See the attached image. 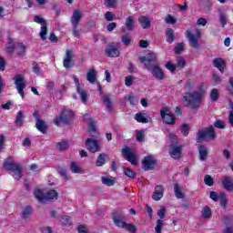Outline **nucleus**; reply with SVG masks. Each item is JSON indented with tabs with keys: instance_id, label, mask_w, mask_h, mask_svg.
Returning <instances> with one entry per match:
<instances>
[{
	"instance_id": "nucleus-1",
	"label": "nucleus",
	"mask_w": 233,
	"mask_h": 233,
	"mask_svg": "<svg viewBox=\"0 0 233 233\" xmlns=\"http://www.w3.org/2000/svg\"><path fill=\"white\" fill-rule=\"evenodd\" d=\"M205 84L201 83L198 86V91L186 92L183 96V100L186 103L187 108L191 110H198L203 103V97H205V90L203 89Z\"/></svg>"
},
{
	"instance_id": "nucleus-2",
	"label": "nucleus",
	"mask_w": 233,
	"mask_h": 233,
	"mask_svg": "<svg viewBox=\"0 0 233 233\" xmlns=\"http://www.w3.org/2000/svg\"><path fill=\"white\" fill-rule=\"evenodd\" d=\"M112 219L114 225L118 228H125V230H127V232L130 233L137 232V227H136V225L126 223L127 215H125V213L115 211L112 213Z\"/></svg>"
},
{
	"instance_id": "nucleus-3",
	"label": "nucleus",
	"mask_w": 233,
	"mask_h": 233,
	"mask_svg": "<svg viewBox=\"0 0 233 233\" xmlns=\"http://www.w3.org/2000/svg\"><path fill=\"white\" fill-rule=\"evenodd\" d=\"M34 196L39 203H46V201L57 199L58 193L56 191V189H50L45 195V193H43V190H41L40 188H35L34 190Z\"/></svg>"
},
{
	"instance_id": "nucleus-4",
	"label": "nucleus",
	"mask_w": 233,
	"mask_h": 233,
	"mask_svg": "<svg viewBox=\"0 0 233 233\" xmlns=\"http://www.w3.org/2000/svg\"><path fill=\"white\" fill-rule=\"evenodd\" d=\"M216 137H218V135L216 134V129L214 128V126H209L205 129H200L198 131L197 143L203 141V139H210L211 141H214Z\"/></svg>"
},
{
	"instance_id": "nucleus-5",
	"label": "nucleus",
	"mask_w": 233,
	"mask_h": 233,
	"mask_svg": "<svg viewBox=\"0 0 233 233\" xmlns=\"http://www.w3.org/2000/svg\"><path fill=\"white\" fill-rule=\"evenodd\" d=\"M4 168L9 172H13L12 176L17 181L23 177V167L17 163L6 160L4 162Z\"/></svg>"
},
{
	"instance_id": "nucleus-6",
	"label": "nucleus",
	"mask_w": 233,
	"mask_h": 233,
	"mask_svg": "<svg viewBox=\"0 0 233 233\" xmlns=\"http://www.w3.org/2000/svg\"><path fill=\"white\" fill-rule=\"evenodd\" d=\"M185 35L188 39L189 46L195 48V50H199V39H201V31L197 30L196 34L192 33L190 30H186Z\"/></svg>"
},
{
	"instance_id": "nucleus-7",
	"label": "nucleus",
	"mask_w": 233,
	"mask_h": 233,
	"mask_svg": "<svg viewBox=\"0 0 233 233\" xmlns=\"http://www.w3.org/2000/svg\"><path fill=\"white\" fill-rule=\"evenodd\" d=\"M72 117H74V112H72V110L64 109L60 113V116L53 120V123H55L56 127H59L61 123H65V125H69L70 121H72Z\"/></svg>"
},
{
	"instance_id": "nucleus-8",
	"label": "nucleus",
	"mask_w": 233,
	"mask_h": 233,
	"mask_svg": "<svg viewBox=\"0 0 233 233\" xmlns=\"http://www.w3.org/2000/svg\"><path fill=\"white\" fill-rule=\"evenodd\" d=\"M122 156L126 161H128L133 167H137V154L130 147H126L122 149Z\"/></svg>"
},
{
	"instance_id": "nucleus-9",
	"label": "nucleus",
	"mask_w": 233,
	"mask_h": 233,
	"mask_svg": "<svg viewBox=\"0 0 233 233\" xmlns=\"http://www.w3.org/2000/svg\"><path fill=\"white\" fill-rule=\"evenodd\" d=\"M160 116L166 125H176V116H174V113L170 111L168 106L162 107Z\"/></svg>"
},
{
	"instance_id": "nucleus-10",
	"label": "nucleus",
	"mask_w": 233,
	"mask_h": 233,
	"mask_svg": "<svg viewBox=\"0 0 233 233\" xmlns=\"http://www.w3.org/2000/svg\"><path fill=\"white\" fill-rule=\"evenodd\" d=\"M156 167H157V160L154 156L149 155L146 156L142 160V168L145 172H148L149 170H155Z\"/></svg>"
},
{
	"instance_id": "nucleus-11",
	"label": "nucleus",
	"mask_w": 233,
	"mask_h": 233,
	"mask_svg": "<svg viewBox=\"0 0 233 233\" xmlns=\"http://www.w3.org/2000/svg\"><path fill=\"white\" fill-rule=\"evenodd\" d=\"M33 117L35 119V128L38 132L42 134H46L48 132V124L43 119H41V115H39V111H35L33 113Z\"/></svg>"
},
{
	"instance_id": "nucleus-12",
	"label": "nucleus",
	"mask_w": 233,
	"mask_h": 233,
	"mask_svg": "<svg viewBox=\"0 0 233 233\" xmlns=\"http://www.w3.org/2000/svg\"><path fill=\"white\" fill-rule=\"evenodd\" d=\"M13 79L15 81L18 94L21 96L22 99H25V88H26V80H25L23 75H16Z\"/></svg>"
},
{
	"instance_id": "nucleus-13",
	"label": "nucleus",
	"mask_w": 233,
	"mask_h": 233,
	"mask_svg": "<svg viewBox=\"0 0 233 233\" xmlns=\"http://www.w3.org/2000/svg\"><path fill=\"white\" fill-rule=\"evenodd\" d=\"M146 65H147V70L150 72L153 77H155L156 79H158V81H163V79H165V73L157 64H155V65L146 64Z\"/></svg>"
},
{
	"instance_id": "nucleus-14",
	"label": "nucleus",
	"mask_w": 233,
	"mask_h": 233,
	"mask_svg": "<svg viewBox=\"0 0 233 233\" xmlns=\"http://www.w3.org/2000/svg\"><path fill=\"white\" fill-rule=\"evenodd\" d=\"M34 21L35 23H37V25H41L40 39H42V41H46V34H48V24L46 23V20L41 17V15H35Z\"/></svg>"
},
{
	"instance_id": "nucleus-15",
	"label": "nucleus",
	"mask_w": 233,
	"mask_h": 233,
	"mask_svg": "<svg viewBox=\"0 0 233 233\" xmlns=\"http://www.w3.org/2000/svg\"><path fill=\"white\" fill-rule=\"evenodd\" d=\"M74 65H76L74 61V52L72 49H67L64 56L63 66L66 70H71V68H74Z\"/></svg>"
},
{
	"instance_id": "nucleus-16",
	"label": "nucleus",
	"mask_w": 233,
	"mask_h": 233,
	"mask_svg": "<svg viewBox=\"0 0 233 233\" xmlns=\"http://www.w3.org/2000/svg\"><path fill=\"white\" fill-rule=\"evenodd\" d=\"M74 81L76 84V93L80 96V101H82L84 105H86L88 103V91L81 86L77 77H75Z\"/></svg>"
},
{
	"instance_id": "nucleus-17",
	"label": "nucleus",
	"mask_w": 233,
	"mask_h": 233,
	"mask_svg": "<svg viewBox=\"0 0 233 233\" xmlns=\"http://www.w3.org/2000/svg\"><path fill=\"white\" fill-rule=\"evenodd\" d=\"M86 148L91 152V154H96V152H99L101 144H99V140L96 138H87L86 140Z\"/></svg>"
},
{
	"instance_id": "nucleus-18",
	"label": "nucleus",
	"mask_w": 233,
	"mask_h": 233,
	"mask_svg": "<svg viewBox=\"0 0 233 233\" xmlns=\"http://www.w3.org/2000/svg\"><path fill=\"white\" fill-rule=\"evenodd\" d=\"M139 61L145 65L147 68V65H157V55L154 52L147 53L146 56H139Z\"/></svg>"
},
{
	"instance_id": "nucleus-19",
	"label": "nucleus",
	"mask_w": 233,
	"mask_h": 233,
	"mask_svg": "<svg viewBox=\"0 0 233 233\" xmlns=\"http://www.w3.org/2000/svg\"><path fill=\"white\" fill-rule=\"evenodd\" d=\"M82 18H83V13H81V11H79V9H76L73 12V15L70 18V23H71L72 26H78Z\"/></svg>"
},
{
	"instance_id": "nucleus-20",
	"label": "nucleus",
	"mask_w": 233,
	"mask_h": 233,
	"mask_svg": "<svg viewBox=\"0 0 233 233\" xmlns=\"http://www.w3.org/2000/svg\"><path fill=\"white\" fill-rule=\"evenodd\" d=\"M213 66L218 68V70L223 74L225 72V68H227V62L223 58L218 57L213 60Z\"/></svg>"
},
{
	"instance_id": "nucleus-21",
	"label": "nucleus",
	"mask_w": 233,
	"mask_h": 233,
	"mask_svg": "<svg viewBox=\"0 0 233 233\" xmlns=\"http://www.w3.org/2000/svg\"><path fill=\"white\" fill-rule=\"evenodd\" d=\"M222 186L227 192H233V178L230 176L224 177Z\"/></svg>"
},
{
	"instance_id": "nucleus-22",
	"label": "nucleus",
	"mask_w": 233,
	"mask_h": 233,
	"mask_svg": "<svg viewBox=\"0 0 233 233\" xmlns=\"http://www.w3.org/2000/svg\"><path fill=\"white\" fill-rule=\"evenodd\" d=\"M165 194V187L162 185H157L155 187V192L152 195V199L154 201H159Z\"/></svg>"
},
{
	"instance_id": "nucleus-23",
	"label": "nucleus",
	"mask_w": 233,
	"mask_h": 233,
	"mask_svg": "<svg viewBox=\"0 0 233 233\" xmlns=\"http://www.w3.org/2000/svg\"><path fill=\"white\" fill-rule=\"evenodd\" d=\"M183 147L181 146H171L169 155L173 159H179L181 157V151Z\"/></svg>"
},
{
	"instance_id": "nucleus-24",
	"label": "nucleus",
	"mask_w": 233,
	"mask_h": 233,
	"mask_svg": "<svg viewBox=\"0 0 233 233\" xmlns=\"http://www.w3.org/2000/svg\"><path fill=\"white\" fill-rule=\"evenodd\" d=\"M105 54L107 57H119V49L114 46H108L106 50Z\"/></svg>"
},
{
	"instance_id": "nucleus-25",
	"label": "nucleus",
	"mask_w": 233,
	"mask_h": 233,
	"mask_svg": "<svg viewBox=\"0 0 233 233\" xmlns=\"http://www.w3.org/2000/svg\"><path fill=\"white\" fill-rule=\"evenodd\" d=\"M198 154L200 161H206L208 157V148L207 146L200 144L198 146Z\"/></svg>"
},
{
	"instance_id": "nucleus-26",
	"label": "nucleus",
	"mask_w": 233,
	"mask_h": 233,
	"mask_svg": "<svg viewBox=\"0 0 233 233\" xmlns=\"http://www.w3.org/2000/svg\"><path fill=\"white\" fill-rule=\"evenodd\" d=\"M86 80L91 83V85L96 84L97 81V73L96 72V68L91 67L86 74Z\"/></svg>"
},
{
	"instance_id": "nucleus-27",
	"label": "nucleus",
	"mask_w": 233,
	"mask_h": 233,
	"mask_svg": "<svg viewBox=\"0 0 233 233\" xmlns=\"http://www.w3.org/2000/svg\"><path fill=\"white\" fill-rule=\"evenodd\" d=\"M166 40L168 45H172V43L176 41V33L174 32V29L170 27L166 29Z\"/></svg>"
},
{
	"instance_id": "nucleus-28",
	"label": "nucleus",
	"mask_w": 233,
	"mask_h": 233,
	"mask_svg": "<svg viewBox=\"0 0 233 233\" xmlns=\"http://www.w3.org/2000/svg\"><path fill=\"white\" fill-rule=\"evenodd\" d=\"M175 196L177 199L185 198V188H183L178 183L174 184Z\"/></svg>"
},
{
	"instance_id": "nucleus-29",
	"label": "nucleus",
	"mask_w": 233,
	"mask_h": 233,
	"mask_svg": "<svg viewBox=\"0 0 233 233\" xmlns=\"http://www.w3.org/2000/svg\"><path fill=\"white\" fill-rule=\"evenodd\" d=\"M125 25L128 32H134V28H136V20H134V16H127L126 18Z\"/></svg>"
},
{
	"instance_id": "nucleus-30",
	"label": "nucleus",
	"mask_w": 233,
	"mask_h": 233,
	"mask_svg": "<svg viewBox=\"0 0 233 233\" xmlns=\"http://www.w3.org/2000/svg\"><path fill=\"white\" fill-rule=\"evenodd\" d=\"M107 159L108 155L106 153H100L96 158V166L103 167L104 165H106Z\"/></svg>"
},
{
	"instance_id": "nucleus-31",
	"label": "nucleus",
	"mask_w": 233,
	"mask_h": 233,
	"mask_svg": "<svg viewBox=\"0 0 233 233\" xmlns=\"http://www.w3.org/2000/svg\"><path fill=\"white\" fill-rule=\"evenodd\" d=\"M138 23L144 29L150 28V26H152V21H150L147 16H140L138 18Z\"/></svg>"
},
{
	"instance_id": "nucleus-32",
	"label": "nucleus",
	"mask_w": 233,
	"mask_h": 233,
	"mask_svg": "<svg viewBox=\"0 0 233 233\" xmlns=\"http://www.w3.org/2000/svg\"><path fill=\"white\" fill-rule=\"evenodd\" d=\"M102 101L106 105L107 112H114V104L112 103V100H110V96H102Z\"/></svg>"
},
{
	"instance_id": "nucleus-33",
	"label": "nucleus",
	"mask_w": 233,
	"mask_h": 233,
	"mask_svg": "<svg viewBox=\"0 0 233 233\" xmlns=\"http://www.w3.org/2000/svg\"><path fill=\"white\" fill-rule=\"evenodd\" d=\"M24 119H25V113H23V111H18L16 114V119L15 121V127H23Z\"/></svg>"
},
{
	"instance_id": "nucleus-34",
	"label": "nucleus",
	"mask_w": 233,
	"mask_h": 233,
	"mask_svg": "<svg viewBox=\"0 0 233 233\" xmlns=\"http://www.w3.org/2000/svg\"><path fill=\"white\" fill-rule=\"evenodd\" d=\"M135 120L137 121V123H148V119L147 118V116L145 113L138 112L135 115Z\"/></svg>"
},
{
	"instance_id": "nucleus-35",
	"label": "nucleus",
	"mask_w": 233,
	"mask_h": 233,
	"mask_svg": "<svg viewBox=\"0 0 233 233\" xmlns=\"http://www.w3.org/2000/svg\"><path fill=\"white\" fill-rule=\"evenodd\" d=\"M32 212H34V209H32V206H26L22 211V218L24 219H28L32 215Z\"/></svg>"
},
{
	"instance_id": "nucleus-36",
	"label": "nucleus",
	"mask_w": 233,
	"mask_h": 233,
	"mask_svg": "<svg viewBox=\"0 0 233 233\" xmlns=\"http://www.w3.org/2000/svg\"><path fill=\"white\" fill-rule=\"evenodd\" d=\"M209 97H210L212 103H216V101H218V99H219V90H218V88L211 89Z\"/></svg>"
},
{
	"instance_id": "nucleus-37",
	"label": "nucleus",
	"mask_w": 233,
	"mask_h": 233,
	"mask_svg": "<svg viewBox=\"0 0 233 233\" xmlns=\"http://www.w3.org/2000/svg\"><path fill=\"white\" fill-rule=\"evenodd\" d=\"M218 199L220 201V207L224 209L227 208V204L228 203V200L227 199V193L221 192Z\"/></svg>"
},
{
	"instance_id": "nucleus-38",
	"label": "nucleus",
	"mask_w": 233,
	"mask_h": 233,
	"mask_svg": "<svg viewBox=\"0 0 233 233\" xmlns=\"http://www.w3.org/2000/svg\"><path fill=\"white\" fill-rule=\"evenodd\" d=\"M101 181L103 185H106V187H114L116 185V180L114 178L102 177Z\"/></svg>"
},
{
	"instance_id": "nucleus-39",
	"label": "nucleus",
	"mask_w": 233,
	"mask_h": 233,
	"mask_svg": "<svg viewBox=\"0 0 233 233\" xmlns=\"http://www.w3.org/2000/svg\"><path fill=\"white\" fill-rule=\"evenodd\" d=\"M176 66H177V68H180V70H183V68H185V66H187V61L185 60V58L183 56L177 57Z\"/></svg>"
},
{
	"instance_id": "nucleus-40",
	"label": "nucleus",
	"mask_w": 233,
	"mask_h": 233,
	"mask_svg": "<svg viewBox=\"0 0 233 233\" xmlns=\"http://www.w3.org/2000/svg\"><path fill=\"white\" fill-rule=\"evenodd\" d=\"M7 54H14L15 50V44H14V40L12 38H8V45L5 48Z\"/></svg>"
},
{
	"instance_id": "nucleus-41",
	"label": "nucleus",
	"mask_w": 233,
	"mask_h": 233,
	"mask_svg": "<svg viewBox=\"0 0 233 233\" xmlns=\"http://www.w3.org/2000/svg\"><path fill=\"white\" fill-rule=\"evenodd\" d=\"M56 146L58 147V150H60V152H65L66 150H68V147H70V145L68 144V141L66 140L58 142Z\"/></svg>"
},
{
	"instance_id": "nucleus-42",
	"label": "nucleus",
	"mask_w": 233,
	"mask_h": 233,
	"mask_svg": "<svg viewBox=\"0 0 233 233\" xmlns=\"http://www.w3.org/2000/svg\"><path fill=\"white\" fill-rule=\"evenodd\" d=\"M194 86H196V81H194L192 79H187V83L184 86V89L186 90V92H190V90H192V88H194Z\"/></svg>"
},
{
	"instance_id": "nucleus-43",
	"label": "nucleus",
	"mask_w": 233,
	"mask_h": 233,
	"mask_svg": "<svg viewBox=\"0 0 233 233\" xmlns=\"http://www.w3.org/2000/svg\"><path fill=\"white\" fill-rule=\"evenodd\" d=\"M124 174L127 176V177H129L130 179H134L136 177V172L134 170L130 169V167H124Z\"/></svg>"
},
{
	"instance_id": "nucleus-44",
	"label": "nucleus",
	"mask_w": 233,
	"mask_h": 233,
	"mask_svg": "<svg viewBox=\"0 0 233 233\" xmlns=\"http://www.w3.org/2000/svg\"><path fill=\"white\" fill-rule=\"evenodd\" d=\"M210 216H212V211L210 210V208L208 206L204 207L202 209V218H204V219H208Z\"/></svg>"
},
{
	"instance_id": "nucleus-45",
	"label": "nucleus",
	"mask_w": 233,
	"mask_h": 233,
	"mask_svg": "<svg viewBox=\"0 0 233 233\" xmlns=\"http://www.w3.org/2000/svg\"><path fill=\"white\" fill-rule=\"evenodd\" d=\"M204 183L207 185V187H214V185H216L214 178H212L210 175H206L204 177Z\"/></svg>"
},
{
	"instance_id": "nucleus-46",
	"label": "nucleus",
	"mask_w": 233,
	"mask_h": 233,
	"mask_svg": "<svg viewBox=\"0 0 233 233\" xmlns=\"http://www.w3.org/2000/svg\"><path fill=\"white\" fill-rule=\"evenodd\" d=\"M72 225V219L70 218L69 216H63L62 217V226L63 227H70Z\"/></svg>"
},
{
	"instance_id": "nucleus-47",
	"label": "nucleus",
	"mask_w": 233,
	"mask_h": 233,
	"mask_svg": "<svg viewBox=\"0 0 233 233\" xmlns=\"http://www.w3.org/2000/svg\"><path fill=\"white\" fill-rule=\"evenodd\" d=\"M70 169L73 174H81V167H79L76 162H71Z\"/></svg>"
},
{
	"instance_id": "nucleus-48",
	"label": "nucleus",
	"mask_w": 233,
	"mask_h": 233,
	"mask_svg": "<svg viewBox=\"0 0 233 233\" xmlns=\"http://www.w3.org/2000/svg\"><path fill=\"white\" fill-rule=\"evenodd\" d=\"M104 17L106 21H116V15L111 11L106 12Z\"/></svg>"
},
{
	"instance_id": "nucleus-49",
	"label": "nucleus",
	"mask_w": 233,
	"mask_h": 233,
	"mask_svg": "<svg viewBox=\"0 0 233 233\" xmlns=\"http://www.w3.org/2000/svg\"><path fill=\"white\" fill-rule=\"evenodd\" d=\"M163 225H164L163 219H161V218L157 219V226L155 228V232L161 233V230L163 229Z\"/></svg>"
},
{
	"instance_id": "nucleus-50",
	"label": "nucleus",
	"mask_w": 233,
	"mask_h": 233,
	"mask_svg": "<svg viewBox=\"0 0 233 233\" xmlns=\"http://www.w3.org/2000/svg\"><path fill=\"white\" fill-rule=\"evenodd\" d=\"M183 50H185V44L183 43H177L174 48L175 54H181Z\"/></svg>"
},
{
	"instance_id": "nucleus-51",
	"label": "nucleus",
	"mask_w": 233,
	"mask_h": 233,
	"mask_svg": "<svg viewBox=\"0 0 233 233\" xmlns=\"http://www.w3.org/2000/svg\"><path fill=\"white\" fill-rule=\"evenodd\" d=\"M190 132V128L188 127V124H182L181 125V134L187 137Z\"/></svg>"
},
{
	"instance_id": "nucleus-52",
	"label": "nucleus",
	"mask_w": 233,
	"mask_h": 233,
	"mask_svg": "<svg viewBox=\"0 0 233 233\" xmlns=\"http://www.w3.org/2000/svg\"><path fill=\"white\" fill-rule=\"evenodd\" d=\"M157 216L160 218V219H165L167 218V208L161 207L157 211Z\"/></svg>"
},
{
	"instance_id": "nucleus-53",
	"label": "nucleus",
	"mask_w": 233,
	"mask_h": 233,
	"mask_svg": "<svg viewBox=\"0 0 233 233\" xmlns=\"http://www.w3.org/2000/svg\"><path fill=\"white\" fill-rule=\"evenodd\" d=\"M32 65H33L34 74H36V76H39V74H41V66H39V64H37V62L35 61H33Z\"/></svg>"
},
{
	"instance_id": "nucleus-54",
	"label": "nucleus",
	"mask_w": 233,
	"mask_h": 233,
	"mask_svg": "<svg viewBox=\"0 0 233 233\" xmlns=\"http://www.w3.org/2000/svg\"><path fill=\"white\" fill-rule=\"evenodd\" d=\"M18 56H25L26 54V46H25V44L23 43H18Z\"/></svg>"
},
{
	"instance_id": "nucleus-55",
	"label": "nucleus",
	"mask_w": 233,
	"mask_h": 233,
	"mask_svg": "<svg viewBox=\"0 0 233 233\" xmlns=\"http://www.w3.org/2000/svg\"><path fill=\"white\" fill-rule=\"evenodd\" d=\"M105 5L107 8H116V5H117V0H105Z\"/></svg>"
},
{
	"instance_id": "nucleus-56",
	"label": "nucleus",
	"mask_w": 233,
	"mask_h": 233,
	"mask_svg": "<svg viewBox=\"0 0 233 233\" xmlns=\"http://www.w3.org/2000/svg\"><path fill=\"white\" fill-rule=\"evenodd\" d=\"M133 83H134V76L129 75V76L125 77V85H126V86L130 87V86L133 85Z\"/></svg>"
},
{
	"instance_id": "nucleus-57",
	"label": "nucleus",
	"mask_w": 233,
	"mask_h": 233,
	"mask_svg": "<svg viewBox=\"0 0 233 233\" xmlns=\"http://www.w3.org/2000/svg\"><path fill=\"white\" fill-rule=\"evenodd\" d=\"M213 127H215V128H220L223 130V128H225V122H223L221 119H218L214 122Z\"/></svg>"
},
{
	"instance_id": "nucleus-58",
	"label": "nucleus",
	"mask_w": 233,
	"mask_h": 233,
	"mask_svg": "<svg viewBox=\"0 0 233 233\" xmlns=\"http://www.w3.org/2000/svg\"><path fill=\"white\" fill-rule=\"evenodd\" d=\"M127 101H129V105H131L132 106H136V96H134V93H129L128 96H127Z\"/></svg>"
},
{
	"instance_id": "nucleus-59",
	"label": "nucleus",
	"mask_w": 233,
	"mask_h": 233,
	"mask_svg": "<svg viewBox=\"0 0 233 233\" xmlns=\"http://www.w3.org/2000/svg\"><path fill=\"white\" fill-rule=\"evenodd\" d=\"M219 21L222 26H227V15L225 13H220Z\"/></svg>"
},
{
	"instance_id": "nucleus-60",
	"label": "nucleus",
	"mask_w": 233,
	"mask_h": 233,
	"mask_svg": "<svg viewBox=\"0 0 233 233\" xmlns=\"http://www.w3.org/2000/svg\"><path fill=\"white\" fill-rule=\"evenodd\" d=\"M228 91L230 96H233V76L228 79Z\"/></svg>"
},
{
	"instance_id": "nucleus-61",
	"label": "nucleus",
	"mask_w": 233,
	"mask_h": 233,
	"mask_svg": "<svg viewBox=\"0 0 233 233\" xmlns=\"http://www.w3.org/2000/svg\"><path fill=\"white\" fill-rule=\"evenodd\" d=\"M122 43L126 46L132 45V39L127 35H122Z\"/></svg>"
},
{
	"instance_id": "nucleus-62",
	"label": "nucleus",
	"mask_w": 233,
	"mask_h": 233,
	"mask_svg": "<svg viewBox=\"0 0 233 233\" xmlns=\"http://www.w3.org/2000/svg\"><path fill=\"white\" fill-rule=\"evenodd\" d=\"M166 68L169 70V72H176L177 66L172 64V62H167L166 64Z\"/></svg>"
},
{
	"instance_id": "nucleus-63",
	"label": "nucleus",
	"mask_w": 233,
	"mask_h": 233,
	"mask_svg": "<svg viewBox=\"0 0 233 233\" xmlns=\"http://www.w3.org/2000/svg\"><path fill=\"white\" fill-rule=\"evenodd\" d=\"M73 26V35L75 37H81V34L79 33V28L77 27V25H72Z\"/></svg>"
},
{
	"instance_id": "nucleus-64",
	"label": "nucleus",
	"mask_w": 233,
	"mask_h": 233,
	"mask_svg": "<svg viewBox=\"0 0 233 233\" xmlns=\"http://www.w3.org/2000/svg\"><path fill=\"white\" fill-rule=\"evenodd\" d=\"M78 233H88V230H86V227L85 225L81 224L76 228Z\"/></svg>"
}]
</instances>
